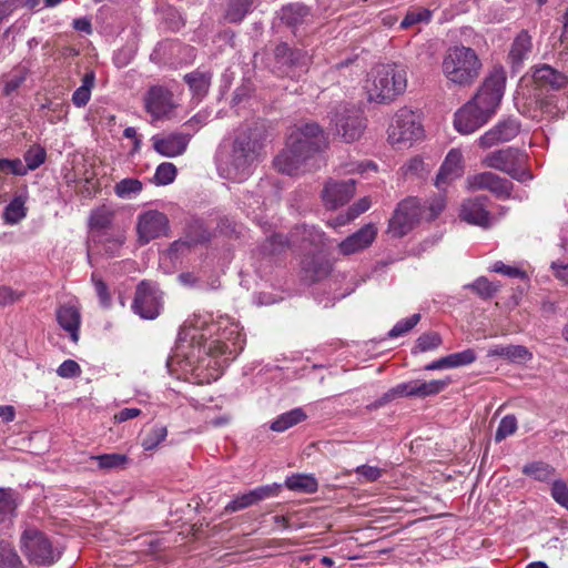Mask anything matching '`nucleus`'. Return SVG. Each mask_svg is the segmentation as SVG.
Returning <instances> with one entry per match:
<instances>
[{
    "mask_svg": "<svg viewBox=\"0 0 568 568\" xmlns=\"http://www.w3.org/2000/svg\"><path fill=\"white\" fill-rule=\"evenodd\" d=\"M192 133L173 132L169 134H158L152 136L153 149L166 158L182 155L190 143Z\"/></svg>",
    "mask_w": 568,
    "mask_h": 568,
    "instance_id": "aec40b11",
    "label": "nucleus"
},
{
    "mask_svg": "<svg viewBox=\"0 0 568 568\" xmlns=\"http://www.w3.org/2000/svg\"><path fill=\"white\" fill-rule=\"evenodd\" d=\"M212 73L202 72V71H193L184 75V80L190 87V90L197 98H203L211 85Z\"/></svg>",
    "mask_w": 568,
    "mask_h": 568,
    "instance_id": "473e14b6",
    "label": "nucleus"
},
{
    "mask_svg": "<svg viewBox=\"0 0 568 568\" xmlns=\"http://www.w3.org/2000/svg\"><path fill=\"white\" fill-rule=\"evenodd\" d=\"M265 141V128L254 122L235 131L230 153L220 159L219 172L224 179L243 182L258 162Z\"/></svg>",
    "mask_w": 568,
    "mask_h": 568,
    "instance_id": "7ed1b4c3",
    "label": "nucleus"
},
{
    "mask_svg": "<svg viewBox=\"0 0 568 568\" xmlns=\"http://www.w3.org/2000/svg\"><path fill=\"white\" fill-rule=\"evenodd\" d=\"M114 220V211L106 206L101 205L91 211L89 216V229L92 242H101V236L108 235Z\"/></svg>",
    "mask_w": 568,
    "mask_h": 568,
    "instance_id": "b1692460",
    "label": "nucleus"
},
{
    "mask_svg": "<svg viewBox=\"0 0 568 568\" xmlns=\"http://www.w3.org/2000/svg\"><path fill=\"white\" fill-rule=\"evenodd\" d=\"M45 150L41 146H33L24 154L26 169L33 171L38 169L45 161Z\"/></svg>",
    "mask_w": 568,
    "mask_h": 568,
    "instance_id": "5fc2aeb1",
    "label": "nucleus"
},
{
    "mask_svg": "<svg viewBox=\"0 0 568 568\" xmlns=\"http://www.w3.org/2000/svg\"><path fill=\"white\" fill-rule=\"evenodd\" d=\"M483 63L476 51L465 45L449 48L443 59L442 70L448 82L470 87L478 79Z\"/></svg>",
    "mask_w": 568,
    "mask_h": 568,
    "instance_id": "39448f33",
    "label": "nucleus"
},
{
    "mask_svg": "<svg viewBox=\"0 0 568 568\" xmlns=\"http://www.w3.org/2000/svg\"><path fill=\"white\" fill-rule=\"evenodd\" d=\"M452 379L446 377L444 379H433L429 382L417 379V397L425 398L428 396H434L443 392L449 384Z\"/></svg>",
    "mask_w": 568,
    "mask_h": 568,
    "instance_id": "a18cd8bd",
    "label": "nucleus"
},
{
    "mask_svg": "<svg viewBox=\"0 0 568 568\" xmlns=\"http://www.w3.org/2000/svg\"><path fill=\"white\" fill-rule=\"evenodd\" d=\"M377 237V227L373 223L365 224L338 244L342 255L348 256L369 247Z\"/></svg>",
    "mask_w": 568,
    "mask_h": 568,
    "instance_id": "4be33fe9",
    "label": "nucleus"
},
{
    "mask_svg": "<svg viewBox=\"0 0 568 568\" xmlns=\"http://www.w3.org/2000/svg\"><path fill=\"white\" fill-rule=\"evenodd\" d=\"M466 184L470 191L488 190L499 199L509 197L513 190V183L509 180L489 171L467 176Z\"/></svg>",
    "mask_w": 568,
    "mask_h": 568,
    "instance_id": "dca6fc26",
    "label": "nucleus"
},
{
    "mask_svg": "<svg viewBox=\"0 0 568 568\" xmlns=\"http://www.w3.org/2000/svg\"><path fill=\"white\" fill-rule=\"evenodd\" d=\"M490 118L470 100L455 113L454 126L462 134H470L486 124Z\"/></svg>",
    "mask_w": 568,
    "mask_h": 568,
    "instance_id": "f3484780",
    "label": "nucleus"
},
{
    "mask_svg": "<svg viewBox=\"0 0 568 568\" xmlns=\"http://www.w3.org/2000/svg\"><path fill=\"white\" fill-rule=\"evenodd\" d=\"M506 85V72L501 67L494 68L478 88L471 99L488 115L493 116L504 97Z\"/></svg>",
    "mask_w": 568,
    "mask_h": 568,
    "instance_id": "1a4fd4ad",
    "label": "nucleus"
},
{
    "mask_svg": "<svg viewBox=\"0 0 568 568\" xmlns=\"http://www.w3.org/2000/svg\"><path fill=\"white\" fill-rule=\"evenodd\" d=\"M517 430V419L514 415H506L501 418L495 433V442L500 443Z\"/></svg>",
    "mask_w": 568,
    "mask_h": 568,
    "instance_id": "3c124183",
    "label": "nucleus"
},
{
    "mask_svg": "<svg viewBox=\"0 0 568 568\" xmlns=\"http://www.w3.org/2000/svg\"><path fill=\"white\" fill-rule=\"evenodd\" d=\"M535 83L541 89L559 90L564 88L567 77L548 64H542L535 69L532 74Z\"/></svg>",
    "mask_w": 568,
    "mask_h": 568,
    "instance_id": "cd10ccee",
    "label": "nucleus"
},
{
    "mask_svg": "<svg viewBox=\"0 0 568 568\" xmlns=\"http://www.w3.org/2000/svg\"><path fill=\"white\" fill-rule=\"evenodd\" d=\"M422 215L419 201L408 197L402 201L388 222L387 232L393 237H403L408 234Z\"/></svg>",
    "mask_w": 568,
    "mask_h": 568,
    "instance_id": "f8f14e48",
    "label": "nucleus"
},
{
    "mask_svg": "<svg viewBox=\"0 0 568 568\" xmlns=\"http://www.w3.org/2000/svg\"><path fill=\"white\" fill-rule=\"evenodd\" d=\"M26 196L18 195L4 207L3 221L7 224L13 225L23 220L27 215Z\"/></svg>",
    "mask_w": 568,
    "mask_h": 568,
    "instance_id": "c9c22d12",
    "label": "nucleus"
},
{
    "mask_svg": "<svg viewBox=\"0 0 568 568\" xmlns=\"http://www.w3.org/2000/svg\"><path fill=\"white\" fill-rule=\"evenodd\" d=\"M551 497L557 504L568 510V486L562 480H555L551 486Z\"/></svg>",
    "mask_w": 568,
    "mask_h": 568,
    "instance_id": "680f3d73",
    "label": "nucleus"
},
{
    "mask_svg": "<svg viewBox=\"0 0 568 568\" xmlns=\"http://www.w3.org/2000/svg\"><path fill=\"white\" fill-rule=\"evenodd\" d=\"M527 154L516 148H506L488 153L483 164L497 171H501L519 182L532 179L531 173L525 169Z\"/></svg>",
    "mask_w": 568,
    "mask_h": 568,
    "instance_id": "0eeeda50",
    "label": "nucleus"
},
{
    "mask_svg": "<svg viewBox=\"0 0 568 568\" xmlns=\"http://www.w3.org/2000/svg\"><path fill=\"white\" fill-rule=\"evenodd\" d=\"M446 201L445 197L442 194L436 195L433 197L428 203V216L427 219L433 220L436 219L445 209Z\"/></svg>",
    "mask_w": 568,
    "mask_h": 568,
    "instance_id": "338daca9",
    "label": "nucleus"
},
{
    "mask_svg": "<svg viewBox=\"0 0 568 568\" xmlns=\"http://www.w3.org/2000/svg\"><path fill=\"white\" fill-rule=\"evenodd\" d=\"M0 172L22 176L28 173V169H26L20 159H0Z\"/></svg>",
    "mask_w": 568,
    "mask_h": 568,
    "instance_id": "bf43d9fd",
    "label": "nucleus"
},
{
    "mask_svg": "<svg viewBox=\"0 0 568 568\" xmlns=\"http://www.w3.org/2000/svg\"><path fill=\"white\" fill-rule=\"evenodd\" d=\"M187 337L192 344L196 342L199 351L203 348L219 368L243 351L244 337L239 323L229 316H221L216 322L207 323L201 315L194 314L179 332L180 342Z\"/></svg>",
    "mask_w": 568,
    "mask_h": 568,
    "instance_id": "f257e3e1",
    "label": "nucleus"
},
{
    "mask_svg": "<svg viewBox=\"0 0 568 568\" xmlns=\"http://www.w3.org/2000/svg\"><path fill=\"white\" fill-rule=\"evenodd\" d=\"M274 57L277 63L288 67L290 57H292V48L286 43H280L274 49Z\"/></svg>",
    "mask_w": 568,
    "mask_h": 568,
    "instance_id": "774afa93",
    "label": "nucleus"
},
{
    "mask_svg": "<svg viewBox=\"0 0 568 568\" xmlns=\"http://www.w3.org/2000/svg\"><path fill=\"white\" fill-rule=\"evenodd\" d=\"M355 473L363 481L374 483L382 477L384 470L376 466L361 465L355 468Z\"/></svg>",
    "mask_w": 568,
    "mask_h": 568,
    "instance_id": "e2e57ef3",
    "label": "nucleus"
},
{
    "mask_svg": "<svg viewBox=\"0 0 568 568\" xmlns=\"http://www.w3.org/2000/svg\"><path fill=\"white\" fill-rule=\"evenodd\" d=\"M57 321L61 328L69 335L72 342L79 341V329L81 324V314L78 307L73 305H62L57 310Z\"/></svg>",
    "mask_w": 568,
    "mask_h": 568,
    "instance_id": "bb28decb",
    "label": "nucleus"
},
{
    "mask_svg": "<svg viewBox=\"0 0 568 568\" xmlns=\"http://www.w3.org/2000/svg\"><path fill=\"white\" fill-rule=\"evenodd\" d=\"M463 154L459 150L453 149L448 152L444 163L442 164L439 172L436 176L435 185L438 189L444 187L454 180L462 176L463 169Z\"/></svg>",
    "mask_w": 568,
    "mask_h": 568,
    "instance_id": "393cba45",
    "label": "nucleus"
},
{
    "mask_svg": "<svg viewBox=\"0 0 568 568\" xmlns=\"http://www.w3.org/2000/svg\"><path fill=\"white\" fill-rule=\"evenodd\" d=\"M489 356L504 357L511 362H526L531 358V353L523 345H498L491 348Z\"/></svg>",
    "mask_w": 568,
    "mask_h": 568,
    "instance_id": "7c9ffc66",
    "label": "nucleus"
},
{
    "mask_svg": "<svg viewBox=\"0 0 568 568\" xmlns=\"http://www.w3.org/2000/svg\"><path fill=\"white\" fill-rule=\"evenodd\" d=\"M520 132V123L516 118L500 120L490 130L478 139V145L483 149L508 142L515 139Z\"/></svg>",
    "mask_w": 568,
    "mask_h": 568,
    "instance_id": "6ab92c4d",
    "label": "nucleus"
},
{
    "mask_svg": "<svg viewBox=\"0 0 568 568\" xmlns=\"http://www.w3.org/2000/svg\"><path fill=\"white\" fill-rule=\"evenodd\" d=\"M285 487L292 491L313 494L318 489V483L313 475L294 474L285 479Z\"/></svg>",
    "mask_w": 568,
    "mask_h": 568,
    "instance_id": "c756f323",
    "label": "nucleus"
},
{
    "mask_svg": "<svg viewBox=\"0 0 568 568\" xmlns=\"http://www.w3.org/2000/svg\"><path fill=\"white\" fill-rule=\"evenodd\" d=\"M20 548L31 565L52 566L61 557L49 537L36 527L24 528L20 537Z\"/></svg>",
    "mask_w": 568,
    "mask_h": 568,
    "instance_id": "423d86ee",
    "label": "nucleus"
},
{
    "mask_svg": "<svg viewBox=\"0 0 568 568\" xmlns=\"http://www.w3.org/2000/svg\"><path fill=\"white\" fill-rule=\"evenodd\" d=\"M419 320H420L419 314H413L412 316H409L407 318L400 320L388 332V337L396 338V337H399V336L408 333L410 329H413L418 324Z\"/></svg>",
    "mask_w": 568,
    "mask_h": 568,
    "instance_id": "603ef678",
    "label": "nucleus"
},
{
    "mask_svg": "<svg viewBox=\"0 0 568 568\" xmlns=\"http://www.w3.org/2000/svg\"><path fill=\"white\" fill-rule=\"evenodd\" d=\"M489 270L491 272L499 273V274H503V275H505L507 277H511V278H524V277H526L525 271H523V270H520L519 267H516V266L506 265L501 261L495 262L490 266Z\"/></svg>",
    "mask_w": 568,
    "mask_h": 568,
    "instance_id": "052dcab7",
    "label": "nucleus"
},
{
    "mask_svg": "<svg viewBox=\"0 0 568 568\" xmlns=\"http://www.w3.org/2000/svg\"><path fill=\"white\" fill-rule=\"evenodd\" d=\"M551 268L556 278L568 285V258L552 262Z\"/></svg>",
    "mask_w": 568,
    "mask_h": 568,
    "instance_id": "69168bd1",
    "label": "nucleus"
},
{
    "mask_svg": "<svg viewBox=\"0 0 568 568\" xmlns=\"http://www.w3.org/2000/svg\"><path fill=\"white\" fill-rule=\"evenodd\" d=\"M124 235L119 233L116 235H105L101 236V242H98L99 244H102L104 246V252L109 256H114L118 254L120 247L124 243Z\"/></svg>",
    "mask_w": 568,
    "mask_h": 568,
    "instance_id": "13d9d810",
    "label": "nucleus"
},
{
    "mask_svg": "<svg viewBox=\"0 0 568 568\" xmlns=\"http://www.w3.org/2000/svg\"><path fill=\"white\" fill-rule=\"evenodd\" d=\"M281 488L282 485L276 483L256 487L255 489H252L243 495L236 496L225 506L224 511L226 514H232L245 509L261 500L277 496L281 491Z\"/></svg>",
    "mask_w": 568,
    "mask_h": 568,
    "instance_id": "412c9836",
    "label": "nucleus"
},
{
    "mask_svg": "<svg viewBox=\"0 0 568 568\" xmlns=\"http://www.w3.org/2000/svg\"><path fill=\"white\" fill-rule=\"evenodd\" d=\"M556 469L545 462H534L523 467V473L538 481H548L555 475Z\"/></svg>",
    "mask_w": 568,
    "mask_h": 568,
    "instance_id": "58836bf2",
    "label": "nucleus"
},
{
    "mask_svg": "<svg viewBox=\"0 0 568 568\" xmlns=\"http://www.w3.org/2000/svg\"><path fill=\"white\" fill-rule=\"evenodd\" d=\"M253 0H229L225 11V19L236 23L243 20L251 9Z\"/></svg>",
    "mask_w": 568,
    "mask_h": 568,
    "instance_id": "37998d69",
    "label": "nucleus"
},
{
    "mask_svg": "<svg viewBox=\"0 0 568 568\" xmlns=\"http://www.w3.org/2000/svg\"><path fill=\"white\" fill-rule=\"evenodd\" d=\"M143 183L134 178H126L114 185V193L120 199L130 200L141 193Z\"/></svg>",
    "mask_w": 568,
    "mask_h": 568,
    "instance_id": "ea45409f",
    "label": "nucleus"
},
{
    "mask_svg": "<svg viewBox=\"0 0 568 568\" xmlns=\"http://www.w3.org/2000/svg\"><path fill=\"white\" fill-rule=\"evenodd\" d=\"M398 397H417V379L400 383L390 388L376 402L375 405L383 406Z\"/></svg>",
    "mask_w": 568,
    "mask_h": 568,
    "instance_id": "72a5a7b5",
    "label": "nucleus"
},
{
    "mask_svg": "<svg viewBox=\"0 0 568 568\" xmlns=\"http://www.w3.org/2000/svg\"><path fill=\"white\" fill-rule=\"evenodd\" d=\"M464 288L471 290L483 300L491 298L498 292V285L485 276L478 277L475 282L465 285Z\"/></svg>",
    "mask_w": 568,
    "mask_h": 568,
    "instance_id": "49530a36",
    "label": "nucleus"
},
{
    "mask_svg": "<svg viewBox=\"0 0 568 568\" xmlns=\"http://www.w3.org/2000/svg\"><path fill=\"white\" fill-rule=\"evenodd\" d=\"M326 144L317 123L301 124L290 133L286 148L274 159V168L291 176L314 170L320 166V153Z\"/></svg>",
    "mask_w": 568,
    "mask_h": 568,
    "instance_id": "f03ea898",
    "label": "nucleus"
},
{
    "mask_svg": "<svg viewBox=\"0 0 568 568\" xmlns=\"http://www.w3.org/2000/svg\"><path fill=\"white\" fill-rule=\"evenodd\" d=\"M162 292L153 282H140L135 290L132 311L144 320L156 318L162 308Z\"/></svg>",
    "mask_w": 568,
    "mask_h": 568,
    "instance_id": "9b49d317",
    "label": "nucleus"
},
{
    "mask_svg": "<svg viewBox=\"0 0 568 568\" xmlns=\"http://www.w3.org/2000/svg\"><path fill=\"white\" fill-rule=\"evenodd\" d=\"M168 436V429L163 425H154L143 437L142 447L145 450H153L156 448Z\"/></svg>",
    "mask_w": 568,
    "mask_h": 568,
    "instance_id": "de8ad7c7",
    "label": "nucleus"
},
{
    "mask_svg": "<svg viewBox=\"0 0 568 568\" xmlns=\"http://www.w3.org/2000/svg\"><path fill=\"white\" fill-rule=\"evenodd\" d=\"M487 201V196H476L465 200L460 207V219L469 224L485 229L489 227L491 225V216L486 209Z\"/></svg>",
    "mask_w": 568,
    "mask_h": 568,
    "instance_id": "5701e85b",
    "label": "nucleus"
},
{
    "mask_svg": "<svg viewBox=\"0 0 568 568\" xmlns=\"http://www.w3.org/2000/svg\"><path fill=\"white\" fill-rule=\"evenodd\" d=\"M424 134L419 116L407 108L399 109L388 128V141L393 145L412 143Z\"/></svg>",
    "mask_w": 568,
    "mask_h": 568,
    "instance_id": "9d476101",
    "label": "nucleus"
},
{
    "mask_svg": "<svg viewBox=\"0 0 568 568\" xmlns=\"http://www.w3.org/2000/svg\"><path fill=\"white\" fill-rule=\"evenodd\" d=\"M169 229L168 216L158 210H149L138 215L136 235L140 245H146L152 240L166 236Z\"/></svg>",
    "mask_w": 568,
    "mask_h": 568,
    "instance_id": "4468645a",
    "label": "nucleus"
},
{
    "mask_svg": "<svg viewBox=\"0 0 568 568\" xmlns=\"http://www.w3.org/2000/svg\"><path fill=\"white\" fill-rule=\"evenodd\" d=\"M143 101L145 111L153 121L168 118L176 106L173 93L163 85H152L146 91Z\"/></svg>",
    "mask_w": 568,
    "mask_h": 568,
    "instance_id": "2eb2a0df",
    "label": "nucleus"
},
{
    "mask_svg": "<svg viewBox=\"0 0 568 568\" xmlns=\"http://www.w3.org/2000/svg\"><path fill=\"white\" fill-rule=\"evenodd\" d=\"M17 501L11 489L0 488V524L10 521L16 513Z\"/></svg>",
    "mask_w": 568,
    "mask_h": 568,
    "instance_id": "c03bdc74",
    "label": "nucleus"
},
{
    "mask_svg": "<svg viewBox=\"0 0 568 568\" xmlns=\"http://www.w3.org/2000/svg\"><path fill=\"white\" fill-rule=\"evenodd\" d=\"M335 133L346 143L358 140L366 128L363 110L351 103L339 104L332 118Z\"/></svg>",
    "mask_w": 568,
    "mask_h": 568,
    "instance_id": "6e6552de",
    "label": "nucleus"
},
{
    "mask_svg": "<svg viewBox=\"0 0 568 568\" xmlns=\"http://www.w3.org/2000/svg\"><path fill=\"white\" fill-rule=\"evenodd\" d=\"M22 561L17 551L9 545L0 547V567L1 568H21Z\"/></svg>",
    "mask_w": 568,
    "mask_h": 568,
    "instance_id": "864d4df0",
    "label": "nucleus"
},
{
    "mask_svg": "<svg viewBox=\"0 0 568 568\" xmlns=\"http://www.w3.org/2000/svg\"><path fill=\"white\" fill-rule=\"evenodd\" d=\"M303 271L310 281L316 282L326 277L331 273V264L323 258L313 256L304 261Z\"/></svg>",
    "mask_w": 568,
    "mask_h": 568,
    "instance_id": "f704fd0d",
    "label": "nucleus"
},
{
    "mask_svg": "<svg viewBox=\"0 0 568 568\" xmlns=\"http://www.w3.org/2000/svg\"><path fill=\"white\" fill-rule=\"evenodd\" d=\"M310 16V10L302 3H291L281 10V19L288 26H297L304 22Z\"/></svg>",
    "mask_w": 568,
    "mask_h": 568,
    "instance_id": "e433bc0d",
    "label": "nucleus"
},
{
    "mask_svg": "<svg viewBox=\"0 0 568 568\" xmlns=\"http://www.w3.org/2000/svg\"><path fill=\"white\" fill-rule=\"evenodd\" d=\"M91 459L97 462L100 469L108 471L114 469H123L129 462L126 455L118 453L91 456Z\"/></svg>",
    "mask_w": 568,
    "mask_h": 568,
    "instance_id": "4c0bfd02",
    "label": "nucleus"
},
{
    "mask_svg": "<svg viewBox=\"0 0 568 568\" xmlns=\"http://www.w3.org/2000/svg\"><path fill=\"white\" fill-rule=\"evenodd\" d=\"M94 72H88L82 79V84L73 92L72 102L75 106H84L91 98V90L94 85Z\"/></svg>",
    "mask_w": 568,
    "mask_h": 568,
    "instance_id": "a19ab883",
    "label": "nucleus"
},
{
    "mask_svg": "<svg viewBox=\"0 0 568 568\" xmlns=\"http://www.w3.org/2000/svg\"><path fill=\"white\" fill-rule=\"evenodd\" d=\"M355 184L354 179L345 181L328 180L322 191L325 207L336 210L346 204L355 194Z\"/></svg>",
    "mask_w": 568,
    "mask_h": 568,
    "instance_id": "a211bd4d",
    "label": "nucleus"
},
{
    "mask_svg": "<svg viewBox=\"0 0 568 568\" xmlns=\"http://www.w3.org/2000/svg\"><path fill=\"white\" fill-rule=\"evenodd\" d=\"M211 234L204 227L201 221H194L189 224L186 235L183 241H176L173 243L174 246H193L210 241Z\"/></svg>",
    "mask_w": 568,
    "mask_h": 568,
    "instance_id": "2f4dec72",
    "label": "nucleus"
},
{
    "mask_svg": "<svg viewBox=\"0 0 568 568\" xmlns=\"http://www.w3.org/2000/svg\"><path fill=\"white\" fill-rule=\"evenodd\" d=\"M176 166L173 163L164 162L161 163L153 176L154 183L156 185H168L171 184L176 178Z\"/></svg>",
    "mask_w": 568,
    "mask_h": 568,
    "instance_id": "8fccbe9b",
    "label": "nucleus"
},
{
    "mask_svg": "<svg viewBox=\"0 0 568 568\" xmlns=\"http://www.w3.org/2000/svg\"><path fill=\"white\" fill-rule=\"evenodd\" d=\"M324 233L315 226L301 225L296 226L287 239L282 234H275L268 240V250L272 254L280 253L284 247L291 245H298L306 248V243L312 246L323 244Z\"/></svg>",
    "mask_w": 568,
    "mask_h": 568,
    "instance_id": "ddd939ff",
    "label": "nucleus"
},
{
    "mask_svg": "<svg viewBox=\"0 0 568 568\" xmlns=\"http://www.w3.org/2000/svg\"><path fill=\"white\" fill-rule=\"evenodd\" d=\"M532 50V37L527 30H521L513 40L508 51V62L513 69L523 65L524 61L529 58Z\"/></svg>",
    "mask_w": 568,
    "mask_h": 568,
    "instance_id": "a878e982",
    "label": "nucleus"
},
{
    "mask_svg": "<svg viewBox=\"0 0 568 568\" xmlns=\"http://www.w3.org/2000/svg\"><path fill=\"white\" fill-rule=\"evenodd\" d=\"M365 90L369 102L388 104L407 88V71L396 63L378 64L367 74Z\"/></svg>",
    "mask_w": 568,
    "mask_h": 568,
    "instance_id": "20e7f679",
    "label": "nucleus"
},
{
    "mask_svg": "<svg viewBox=\"0 0 568 568\" xmlns=\"http://www.w3.org/2000/svg\"><path fill=\"white\" fill-rule=\"evenodd\" d=\"M443 344V338L437 332L423 333L412 349L414 355L437 349Z\"/></svg>",
    "mask_w": 568,
    "mask_h": 568,
    "instance_id": "79ce46f5",
    "label": "nucleus"
},
{
    "mask_svg": "<svg viewBox=\"0 0 568 568\" xmlns=\"http://www.w3.org/2000/svg\"><path fill=\"white\" fill-rule=\"evenodd\" d=\"M430 17V10L423 7L413 8L407 11L405 18L400 22V27L406 29L418 23L428 22Z\"/></svg>",
    "mask_w": 568,
    "mask_h": 568,
    "instance_id": "09e8293b",
    "label": "nucleus"
},
{
    "mask_svg": "<svg viewBox=\"0 0 568 568\" xmlns=\"http://www.w3.org/2000/svg\"><path fill=\"white\" fill-rule=\"evenodd\" d=\"M449 368L469 365L476 361V354L474 349H465L463 352L453 353L446 356Z\"/></svg>",
    "mask_w": 568,
    "mask_h": 568,
    "instance_id": "4d7b16f0",
    "label": "nucleus"
},
{
    "mask_svg": "<svg viewBox=\"0 0 568 568\" xmlns=\"http://www.w3.org/2000/svg\"><path fill=\"white\" fill-rule=\"evenodd\" d=\"M91 281L94 285L100 305L103 308H109L111 306V295L106 283L97 273H92Z\"/></svg>",
    "mask_w": 568,
    "mask_h": 568,
    "instance_id": "6e6d98bb",
    "label": "nucleus"
},
{
    "mask_svg": "<svg viewBox=\"0 0 568 568\" xmlns=\"http://www.w3.org/2000/svg\"><path fill=\"white\" fill-rule=\"evenodd\" d=\"M307 418L303 408L296 407L278 415L270 425V429L276 433H283L288 428L304 422Z\"/></svg>",
    "mask_w": 568,
    "mask_h": 568,
    "instance_id": "c85d7f7f",
    "label": "nucleus"
},
{
    "mask_svg": "<svg viewBox=\"0 0 568 568\" xmlns=\"http://www.w3.org/2000/svg\"><path fill=\"white\" fill-rule=\"evenodd\" d=\"M57 374L62 378H72L81 374L80 365L73 359H65L57 369Z\"/></svg>",
    "mask_w": 568,
    "mask_h": 568,
    "instance_id": "0e129e2a",
    "label": "nucleus"
}]
</instances>
